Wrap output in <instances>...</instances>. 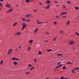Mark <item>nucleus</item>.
<instances>
[{
  "label": "nucleus",
  "mask_w": 79,
  "mask_h": 79,
  "mask_svg": "<svg viewBox=\"0 0 79 79\" xmlns=\"http://www.w3.org/2000/svg\"><path fill=\"white\" fill-rule=\"evenodd\" d=\"M70 23V21H67L66 23V25H69V24Z\"/></svg>",
  "instance_id": "obj_13"
},
{
  "label": "nucleus",
  "mask_w": 79,
  "mask_h": 79,
  "mask_svg": "<svg viewBox=\"0 0 79 79\" xmlns=\"http://www.w3.org/2000/svg\"><path fill=\"white\" fill-rule=\"evenodd\" d=\"M75 8L76 10H78V9H79V7H75Z\"/></svg>",
  "instance_id": "obj_32"
},
{
  "label": "nucleus",
  "mask_w": 79,
  "mask_h": 79,
  "mask_svg": "<svg viewBox=\"0 0 79 79\" xmlns=\"http://www.w3.org/2000/svg\"><path fill=\"white\" fill-rule=\"evenodd\" d=\"M22 19L23 20V21H26V18H25V19H24L23 18H22Z\"/></svg>",
  "instance_id": "obj_22"
},
{
  "label": "nucleus",
  "mask_w": 79,
  "mask_h": 79,
  "mask_svg": "<svg viewBox=\"0 0 79 79\" xmlns=\"http://www.w3.org/2000/svg\"><path fill=\"white\" fill-rule=\"evenodd\" d=\"M30 20L29 19H28L26 20L28 22H29V21Z\"/></svg>",
  "instance_id": "obj_47"
},
{
  "label": "nucleus",
  "mask_w": 79,
  "mask_h": 79,
  "mask_svg": "<svg viewBox=\"0 0 79 79\" xmlns=\"http://www.w3.org/2000/svg\"><path fill=\"white\" fill-rule=\"evenodd\" d=\"M64 78V76H62L61 77V78H61V79H63Z\"/></svg>",
  "instance_id": "obj_39"
},
{
  "label": "nucleus",
  "mask_w": 79,
  "mask_h": 79,
  "mask_svg": "<svg viewBox=\"0 0 79 79\" xmlns=\"http://www.w3.org/2000/svg\"><path fill=\"white\" fill-rule=\"evenodd\" d=\"M17 50H18V49H17V48H16L15 49V51H17Z\"/></svg>",
  "instance_id": "obj_51"
},
{
  "label": "nucleus",
  "mask_w": 79,
  "mask_h": 79,
  "mask_svg": "<svg viewBox=\"0 0 79 79\" xmlns=\"http://www.w3.org/2000/svg\"><path fill=\"white\" fill-rule=\"evenodd\" d=\"M16 6H17V7H18V4L16 5Z\"/></svg>",
  "instance_id": "obj_52"
},
{
  "label": "nucleus",
  "mask_w": 79,
  "mask_h": 79,
  "mask_svg": "<svg viewBox=\"0 0 79 79\" xmlns=\"http://www.w3.org/2000/svg\"><path fill=\"white\" fill-rule=\"evenodd\" d=\"M20 34H21V33L19 32H17L15 33V35H20Z\"/></svg>",
  "instance_id": "obj_9"
},
{
  "label": "nucleus",
  "mask_w": 79,
  "mask_h": 79,
  "mask_svg": "<svg viewBox=\"0 0 79 79\" xmlns=\"http://www.w3.org/2000/svg\"><path fill=\"white\" fill-rule=\"evenodd\" d=\"M17 24V23H14V24H13V26H15V25H16V24Z\"/></svg>",
  "instance_id": "obj_27"
},
{
  "label": "nucleus",
  "mask_w": 79,
  "mask_h": 79,
  "mask_svg": "<svg viewBox=\"0 0 79 79\" xmlns=\"http://www.w3.org/2000/svg\"><path fill=\"white\" fill-rule=\"evenodd\" d=\"M45 79H48V78H45Z\"/></svg>",
  "instance_id": "obj_59"
},
{
  "label": "nucleus",
  "mask_w": 79,
  "mask_h": 79,
  "mask_svg": "<svg viewBox=\"0 0 79 79\" xmlns=\"http://www.w3.org/2000/svg\"><path fill=\"white\" fill-rule=\"evenodd\" d=\"M73 48V50H74L75 49V48Z\"/></svg>",
  "instance_id": "obj_56"
},
{
  "label": "nucleus",
  "mask_w": 79,
  "mask_h": 79,
  "mask_svg": "<svg viewBox=\"0 0 79 79\" xmlns=\"http://www.w3.org/2000/svg\"><path fill=\"white\" fill-rule=\"evenodd\" d=\"M43 23V22H40V24H42Z\"/></svg>",
  "instance_id": "obj_53"
},
{
  "label": "nucleus",
  "mask_w": 79,
  "mask_h": 79,
  "mask_svg": "<svg viewBox=\"0 0 79 79\" xmlns=\"http://www.w3.org/2000/svg\"><path fill=\"white\" fill-rule=\"evenodd\" d=\"M56 18H59V16H58V15H56Z\"/></svg>",
  "instance_id": "obj_46"
},
{
  "label": "nucleus",
  "mask_w": 79,
  "mask_h": 79,
  "mask_svg": "<svg viewBox=\"0 0 79 79\" xmlns=\"http://www.w3.org/2000/svg\"><path fill=\"white\" fill-rule=\"evenodd\" d=\"M61 66H63V65H62V64H60L59 65L56 66V69L60 68H61Z\"/></svg>",
  "instance_id": "obj_4"
},
{
  "label": "nucleus",
  "mask_w": 79,
  "mask_h": 79,
  "mask_svg": "<svg viewBox=\"0 0 79 79\" xmlns=\"http://www.w3.org/2000/svg\"><path fill=\"white\" fill-rule=\"evenodd\" d=\"M69 44H70V45H73V44H74V42H73V41L69 43Z\"/></svg>",
  "instance_id": "obj_16"
},
{
  "label": "nucleus",
  "mask_w": 79,
  "mask_h": 79,
  "mask_svg": "<svg viewBox=\"0 0 79 79\" xmlns=\"http://www.w3.org/2000/svg\"><path fill=\"white\" fill-rule=\"evenodd\" d=\"M34 68V67H32L31 69H30V71H32Z\"/></svg>",
  "instance_id": "obj_24"
},
{
  "label": "nucleus",
  "mask_w": 79,
  "mask_h": 79,
  "mask_svg": "<svg viewBox=\"0 0 79 79\" xmlns=\"http://www.w3.org/2000/svg\"><path fill=\"white\" fill-rule=\"evenodd\" d=\"M12 9H10L7 11V13H11V12L12 11Z\"/></svg>",
  "instance_id": "obj_7"
},
{
  "label": "nucleus",
  "mask_w": 79,
  "mask_h": 79,
  "mask_svg": "<svg viewBox=\"0 0 79 79\" xmlns=\"http://www.w3.org/2000/svg\"><path fill=\"white\" fill-rule=\"evenodd\" d=\"M55 3H58V2H57V1H55Z\"/></svg>",
  "instance_id": "obj_48"
},
{
  "label": "nucleus",
  "mask_w": 79,
  "mask_h": 79,
  "mask_svg": "<svg viewBox=\"0 0 79 79\" xmlns=\"http://www.w3.org/2000/svg\"><path fill=\"white\" fill-rule=\"evenodd\" d=\"M1 9L0 8V10H1Z\"/></svg>",
  "instance_id": "obj_63"
},
{
  "label": "nucleus",
  "mask_w": 79,
  "mask_h": 79,
  "mask_svg": "<svg viewBox=\"0 0 79 79\" xmlns=\"http://www.w3.org/2000/svg\"><path fill=\"white\" fill-rule=\"evenodd\" d=\"M32 42H33V41L32 40H31L29 41V43H30V44H31V43H32Z\"/></svg>",
  "instance_id": "obj_14"
},
{
  "label": "nucleus",
  "mask_w": 79,
  "mask_h": 79,
  "mask_svg": "<svg viewBox=\"0 0 79 79\" xmlns=\"http://www.w3.org/2000/svg\"><path fill=\"white\" fill-rule=\"evenodd\" d=\"M0 63L1 64H3V60H2L1 61Z\"/></svg>",
  "instance_id": "obj_35"
},
{
  "label": "nucleus",
  "mask_w": 79,
  "mask_h": 79,
  "mask_svg": "<svg viewBox=\"0 0 79 79\" xmlns=\"http://www.w3.org/2000/svg\"><path fill=\"white\" fill-rule=\"evenodd\" d=\"M45 9H49L50 8V5H48L47 6L45 7Z\"/></svg>",
  "instance_id": "obj_2"
},
{
  "label": "nucleus",
  "mask_w": 79,
  "mask_h": 79,
  "mask_svg": "<svg viewBox=\"0 0 79 79\" xmlns=\"http://www.w3.org/2000/svg\"><path fill=\"white\" fill-rule=\"evenodd\" d=\"M57 56H62V54H57Z\"/></svg>",
  "instance_id": "obj_17"
},
{
  "label": "nucleus",
  "mask_w": 79,
  "mask_h": 79,
  "mask_svg": "<svg viewBox=\"0 0 79 79\" xmlns=\"http://www.w3.org/2000/svg\"><path fill=\"white\" fill-rule=\"evenodd\" d=\"M68 3H69V4H70V3H71V2L69 1H67Z\"/></svg>",
  "instance_id": "obj_31"
},
{
  "label": "nucleus",
  "mask_w": 79,
  "mask_h": 79,
  "mask_svg": "<svg viewBox=\"0 0 79 79\" xmlns=\"http://www.w3.org/2000/svg\"><path fill=\"white\" fill-rule=\"evenodd\" d=\"M0 2H3V0H0Z\"/></svg>",
  "instance_id": "obj_50"
},
{
  "label": "nucleus",
  "mask_w": 79,
  "mask_h": 79,
  "mask_svg": "<svg viewBox=\"0 0 79 79\" xmlns=\"http://www.w3.org/2000/svg\"><path fill=\"white\" fill-rule=\"evenodd\" d=\"M67 64H71V62H70L68 61L67 62Z\"/></svg>",
  "instance_id": "obj_36"
},
{
  "label": "nucleus",
  "mask_w": 79,
  "mask_h": 79,
  "mask_svg": "<svg viewBox=\"0 0 79 79\" xmlns=\"http://www.w3.org/2000/svg\"><path fill=\"white\" fill-rule=\"evenodd\" d=\"M50 3V1H46V3H47V4H48Z\"/></svg>",
  "instance_id": "obj_15"
},
{
  "label": "nucleus",
  "mask_w": 79,
  "mask_h": 79,
  "mask_svg": "<svg viewBox=\"0 0 79 79\" xmlns=\"http://www.w3.org/2000/svg\"><path fill=\"white\" fill-rule=\"evenodd\" d=\"M0 6H1V7H2V6H3V4L1 2L0 3Z\"/></svg>",
  "instance_id": "obj_29"
},
{
  "label": "nucleus",
  "mask_w": 79,
  "mask_h": 79,
  "mask_svg": "<svg viewBox=\"0 0 79 79\" xmlns=\"http://www.w3.org/2000/svg\"><path fill=\"white\" fill-rule=\"evenodd\" d=\"M39 4H40V5H42V3L40 2H39Z\"/></svg>",
  "instance_id": "obj_54"
},
{
  "label": "nucleus",
  "mask_w": 79,
  "mask_h": 79,
  "mask_svg": "<svg viewBox=\"0 0 79 79\" xmlns=\"http://www.w3.org/2000/svg\"><path fill=\"white\" fill-rule=\"evenodd\" d=\"M60 63H61V62H59L58 63H57V65H60Z\"/></svg>",
  "instance_id": "obj_37"
},
{
  "label": "nucleus",
  "mask_w": 79,
  "mask_h": 79,
  "mask_svg": "<svg viewBox=\"0 0 79 79\" xmlns=\"http://www.w3.org/2000/svg\"><path fill=\"white\" fill-rule=\"evenodd\" d=\"M56 40V38H55L53 39V41H55Z\"/></svg>",
  "instance_id": "obj_41"
},
{
  "label": "nucleus",
  "mask_w": 79,
  "mask_h": 79,
  "mask_svg": "<svg viewBox=\"0 0 79 79\" xmlns=\"http://www.w3.org/2000/svg\"><path fill=\"white\" fill-rule=\"evenodd\" d=\"M60 33H61V34H63V31H60Z\"/></svg>",
  "instance_id": "obj_34"
},
{
  "label": "nucleus",
  "mask_w": 79,
  "mask_h": 79,
  "mask_svg": "<svg viewBox=\"0 0 79 79\" xmlns=\"http://www.w3.org/2000/svg\"><path fill=\"white\" fill-rule=\"evenodd\" d=\"M26 26V24L25 23H23V27H22L21 30H23V29L25 28Z\"/></svg>",
  "instance_id": "obj_1"
},
{
  "label": "nucleus",
  "mask_w": 79,
  "mask_h": 79,
  "mask_svg": "<svg viewBox=\"0 0 79 79\" xmlns=\"http://www.w3.org/2000/svg\"><path fill=\"white\" fill-rule=\"evenodd\" d=\"M10 6H11V4H6V7H7L8 8H10Z\"/></svg>",
  "instance_id": "obj_8"
},
{
  "label": "nucleus",
  "mask_w": 79,
  "mask_h": 79,
  "mask_svg": "<svg viewBox=\"0 0 79 79\" xmlns=\"http://www.w3.org/2000/svg\"><path fill=\"white\" fill-rule=\"evenodd\" d=\"M37 10H33V11H34V12H35V11H37Z\"/></svg>",
  "instance_id": "obj_44"
},
{
  "label": "nucleus",
  "mask_w": 79,
  "mask_h": 79,
  "mask_svg": "<svg viewBox=\"0 0 79 79\" xmlns=\"http://www.w3.org/2000/svg\"><path fill=\"white\" fill-rule=\"evenodd\" d=\"M28 49H29V50H31V48L30 47H29L28 48Z\"/></svg>",
  "instance_id": "obj_43"
},
{
  "label": "nucleus",
  "mask_w": 79,
  "mask_h": 79,
  "mask_svg": "<svg viewBox=\"0 0 79 79\" xmlns=\"http://www.w3.org/2000/svg\"><path fill=\"white\" fill-rule=\"evenodd\" d=\"M68 79V78L67 77H66V78L64 77V78H63V79Z\"/></svg>",
  "instance_id": "obj_49"
},
{
  "label": "nucleus",
  "mask_w": 79,
  "mask_h": 79,
  "mask_svg": "<svg viewBox=\"0 0 79 79\" xmlns=\"http://www.w3.org/2000/svg\"><path fill=\"white\" fill-rule=\"evenodd\" d=\"M46 42H48V40L46 41Z\"/></svg>",
  "instance_id": "obj_60"
},
{
  "label": "nucleus",
  "mask_w": 79,
  "mask_h": 79,
  "mask_svg": "<svg viewBox=\"0 0 79 79\" xmlns=\"http://www.w3.org/2000/svg\"><path fill=\"white\" fill-rule=\"evenodd\" d=\"M26 2L27 3H29V1L28 0H26Z\"/></svg>",
  "instance_id": "obj_30"
},
{
  "label": "nucleus",
  "mask_w": 79,
  "mask_h": 79,
  "mask_svg": "<svg viewBox=\"0 0 79 79\" xmlns=\"http://www.w3.org/2000/svg\"><path fill=\"white\" fill-rule=\"evenodd\" d=\"M67 14V12H63L61 13L60 14V15H66Z\"/></svg>",
  "instance_id": "obj_3"
},
{
  "label": "nucleus",
  "mask_w": 79,
  "mask_h": 79,
  "mask_svg": "<svg viewBox=\"0 0 79 79\" xmlns=\"http://www.w3.org/2000/svg\"><path fill=\"white\" fill-rule=\"evenodd\" d=\"M37 22L38 24H40V22L38 21V20L37 21Z\"/></svg>",
  "instance_id": "obj_23"
},
{
  "label": "nucleus",
  "mask_w": 79,
  "mask_h": 79,
  "mask_svg": "<svg viewBox=\"0 0 79 79\" xmlns=\"http://www.w3.org/2000/svg\"><path fill=\"white\" fill-rule=\"evenodd\" d=\"M76 34H77V35L79 36V34L77 32H76Z\"/></svg>",
  "instance_id": "obj_33"
},
{
  "label": "nucleus",
  "mask_w": 79,
  "mask_h": 79,
  "mask_svg": "<svg viewBox=\"0 0 79 79\" xmlns=\"http://www.w3.org/2000/svg\"><path fill=\"white\" fill-rule=\"evenodd\" d=\"M30 16H31V14H29L28 15H26V17H27V18H28V17Z\"/></svg>",
  "instance_id": "obj_12"
},
{
  "label": "nucleus",
  "mask_w": 79,
  "mask_h": 79,
  "mask_svg": "<svg viewBox=\"0 0 79 79\" xmlns=\"http://www.w3.org/2000/svg\"><path fill=\"white\" fill-rule=\"evenodd\" d=\"M47 52H51V51H52V49H48L47 50Z\"/></svg>",
  "instance_id": "obj_25"
},
{
  "label": "nucleus",
  "mask_w": 79,
  "mask_h": 79,
  "mask_svg": "<svg viewBox=\"0 0 79 79\" xmlns=\"http://www.w3.org/2000/svg\"><path fill=\"white\" fill-rule=\"evenodd\" d=\"M28 66L29 67H31L32 66V65H31V64H28Z\"/></svg>",
  "instance_id": "obj_26"
},
{
  "label": "nucleus",
  "mask_w": 79,
  "mask_h": 79,
  "mask_svg": "<svg viewBox=\"0 0 79 79\" xmlns=\"http://www.w3.org/2000/svg\"><path fill=\"white\" fill-rule=\"evenodd\" d=\"M78 73H79V71H78Z\"/></svg>",
  "instance_id": "obj_64"
},
{
  "label": "nucleus",
  "mask_w": 79,
  "mask_h": 79,
  "mask_svg": "<svg viewBox=\"0 0 79 79\" xmlns=\"http://www.w3.org/2000/svg\"><path fill=\"white\" fill-rule=\"evenodd\" d=\"M14 64H15V65L17 64H18V62H14Z\"/></svg>",
  "instance_id": "obj_19"
},
{
  "label": "nucleus",
  "mask_w": 79,
  "mask_h": 79,
  "mask_svg": "<svg viewBox=\"0 0 79 79\" xmlns=\"http://www.w3.org/2000/svg\"><path fill=\"white\" fill-rule=\"evenodd\" d=\"M74 70H78L79 69V67H75L74 68Z\"/></svg>",
  "instance_id": "obj_11"
},
{
  "label": "nucleus",
  "mask_w": 79,
  "mask_h": 79,
  "mask_svg": "<svg viewBox=\"0 0 79 79\" xmlns=\"http://www.w3.org/2000/svg\"><path fill=\"white\" fill-rule=\"evenodd\" d=\"M72 72L73 73H76V72L74 71V70L73 69H72Z\"/></svg>",
  "instance_id": "obj_20"
},
{
  "label": "nucleus",
  "mask_w": 79,
  "mask_h": 79,
  "mask_svg": "<svg viewBox=\"0 0 79 79\" xmlns=\"http://www.w3.org/2000/svg\"><path fill=\"white\" fill-rule=\"evenodd\" d=\"M37 31H38V28H36L34 31V33H36L37 32Z\"/></svg>",
  "instance_id": "obj_10"
},
{
  "label": "nucleus",
  "mask_w": 79,
  "mask_h": 79,
  "mask_svg": "<svg viewBox=\"0 0 79 79\" xmlns=\"http://www.w3.org/2000/svg\"><path fill=\"white\" fill-rule=\"evenodd\" d=\"M26 74H29V73L28 72H26Z\"/></svg>",
  "instance_id": "obj_40"
},
{
  "label": "nucleus",
  "mask_w": 79,
  "mask_h": 79,
  "mask_svg": "<svg viewBox=\"0 0 79 79\" xmlns=\"http://www.w3.org/2000/svg\"><path fill=\"white\" fill-rule=\"evenodd\" d=\"M12 52V49H9V50L8 52H7V54L8 55L9 54H10V53H11V52Z\"/></svg>",
  "instance_id": "obj_5"
},
{
  "label": "nucleus",
  "mask_w": 79,
  "mask_h": 79,
  "mask_svg": "<svg viewBox=\"0 0 79 79\" xmlns=\"http://www.w3.org/2000/svg\"><path fill=\"white\" fill-rule=\"evenodd\" d=\"M63 18H66V16H64V15H63Z\"/></svg>",
  "instance_id": "obj_42"
},
{
  "label": "nucleus",
  "mask_w": 79,
  "mask_h": 79,
  "mask_svg": "<svg viewBox=\"0 0 79 79\" xmlns=\"http://www.w3.org/2000/svg\"><path fill=\"white\" fill-rule=\"evenodd\" d=\"M34 61L35 63H36L37 62V59H34Z\"/></svg>",
  "instance_id": "obj_28"
},
{
  "label": "nucleus",
  "mask_w": 79,
  "mask_h": 79,
  "mask_svg": "<svg viewBox=\"0 0 79 79\" xmlns=\"http://www.w3.org/2000/svg\"><path fill=\"white\" fill-rule=\"evenodd\" d=\"M48 34H49V33H48Z\"/></svg>",
  "instance_id": "obj_62"
},
{
  "label": "nucleus",
  "mask_w": 79,
  "mask_h": 79,
  "mask_svg": "<svg viewBox=\"0 0 79 79\" xmlns=\"http://www.w3.org/2000/svg\"><path fill=\"white\" fill-rule=\"evenodd\" d=\"M46 34H48V33H47H47Z\"/></svg>",
  "instance_id": "obj_61"
},
{
  "label": "nucleus",
  "mask_w": 79,
  "mask_h": 79,
  "mask_svg": "<svg viewBox=\"0 0 79 79\" xmlns=\"http://www.w3.org/2000/svg\"><path fill=\"white\" fill-rule=\"evenodd\" d=\"M19 48H21V46H19Z\"/></svg>",
  "instance_id": "obj_55"
},
{
  "label": "nucleus",
  "mask_w": 79,
  "mask_h": 79,
  "mask_svg": "<svg viewBox=\"0 0 79 79\" xmlns=\"http://www.w3.org/2000/svg\"><path fill=\"white\" fill-rule=\"evenodd\" d=\"M63 8H66V6L64 5H63Z\"/></svg>",
  "instance_id": "obj_38"
},
{
  "label": "nucleus",
  "mask_w": 79,
  "mask_h": 79,
  "mask_svg": "<svg viewBox=\"0 0 79 79\" xmlns=\"http://www.w3.org/2000/svg\"><path fill=\"white\" fill-rule=\"evenodd\" d=\"M29 49H27V51H29Z\"/></svg>",
  "instance_id": "obj_57"
},
{
  "label": "nucleus",
  "mask_w": 79,
  "mask_h": 79,
  "mask_svg": "<svg viewBox=\"0 0 79 79\" xmlns=\"http://www.w3.org/2000/svg\"><path fill=\"white\" fill-rule=\"evenodd\" d=\"M56 22L55 21L54 23V24H56Z\"/></svg>",
  "instance_id": "obj_45"
},
{
  "label": "nucleus",
  "mask_w": 79,
  "mask_h": 79,
  "mask_svg": "<svg viewBox=\"0 0 79 79\" xmlns=\"http://www.w3.org/2000/svg\"><path fill=\"white\" fill-rule=\"evenodd\" d=\"M12 60H15L16 61H17V60H19V59L16 58L15 57H13L12 58Z\"/></svg>",
  "instance_id": "obj_6"
},
{
  "label": "nucleus",
  "mask_w": 79,
  "mask_h": 79,
  "mask_svg": "<svg viewBox=\"0 0 79 79\" xmlns=\"http://www.w3.org/2000/svg\"><path fill=\"white\" fill-rule=\"evenodd\" d=\"M62 69H66V66L63 67Z\"/></svg>",
  "instance_id": "obj_21"
},
{
  "label": "nucleus",
  "mask_w": 79,
  "mask_h": 79,
  "mask_svg": "<svg viewBox=\"0 0 79 79\" xmlns=\"http://www.w3.org/2000/svg\"><path fill=\"white\" fill-rule=\"evenodd\" d=\"M73 64V63H70V64Z\"/></svg>",
  "instance_id": "obj_58"
},
{
  "label": "nucleus",
  "mask_w": 79,
  "mask_h": 79,
  "mask_svg": "<svg viewBox=\"0 0 79 79\" xmlns=\"http://www.w3.org/2000/svg\"><path fill=\"white\" fill-rule=\"evenodd\" d=\"M38 54L39 55H41L42 54V52L41 51H39L38 52Z\"/></svg>",
  "instance_id": "obj_18"
}]
</instances>
